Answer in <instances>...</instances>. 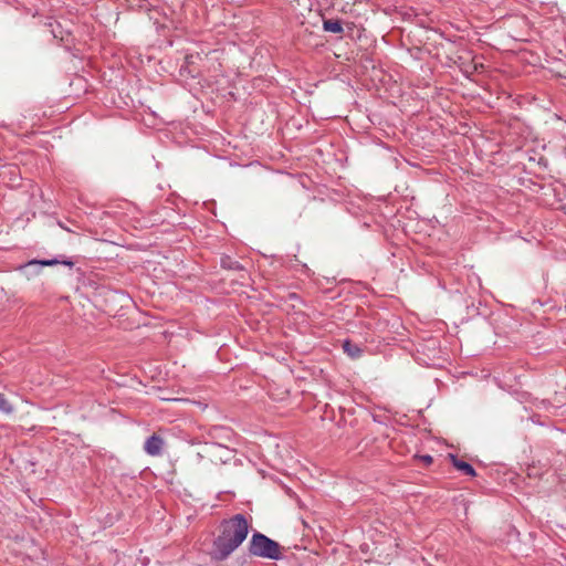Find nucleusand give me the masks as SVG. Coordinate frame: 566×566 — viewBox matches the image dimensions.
Instances as JSON below:
<instances>
[{
  "label": "nucleus",
  "mask_w": 566,
  "mask_h": 566,
  "mask_svg": "<svg viewBox=\"0 0 566 566\" xmlns=\"http://www.w3.org/2000/svg\"><path fill=\"white\" fill-rule=\"evenodd\" d=\"M250 525L242 514H235L220 525V534L214 538L211 557L216 560L228 558L247 538Z\"/></svg>",
  "instance_id": "1"
},
{
  "label": "nucleus",
  "mask_w": 566,
  "mask_h": 566,
  "mask_svg": "<svg viewBox=\"0 0 566 566\" xmlns=\"http://www.w3.org/2000/svg\"><path fill=\"white\" fill-rule=\"evenodd\" d=\"M249 552L253 556L279 559L281 558L280 545L264 534L254 533L250 539Z\"/></svg>",
  "instance_id": "2"
},
{
  "label": "nucleus",
  "mask_w": 566,
  "mask_h": 566,
  "mask_svg": "<svg viewBox=\"0 0 566 566\" xmlns=\"http://www.w3.org/2000/svg\"><path fill=\"white\" fill-rule=\"evenodd\" d=\"M164 446V441L159 436L153 434L149 437L144 446L145 451L149 455H159Z\"/></svg>",
  "instance_id": "3"
},
{
  "label": "nucleus",
  "mask_w": 566,
  "mask_h": 566,
  "mask_svg": "<svg viewBox=\"0 0 566 566\" xmlns=\"http://www.w3.org/2000/svg\"><path fill=\"white\" fill-rule=\"evenodd\" d=\"M59 263H61V262L57 259L41 260V261L32 260V261H29L23 266H21V270H27V269L32 268V266H52V265H55V264H59ZM62 263L67 265V266H72L73 265L72 261H63Z\"/></svg>",
  "instance_id": "4"
},
{
  "label": "nucleus",
  "mask_w": 566,
  "mask_h": 566,
  "mask_svg": "<svg viewBox=\"0 0 566 566\" xmlns=\"http://www.w3.org/2000/svg\"><path fill=\"white\" fill-rule=\"evenodd\" d=\"M451 461H452V464L460 471H462L464 474L467 475H470V476H474L475 475V470L473 469V467L471 464H469L468 462H464L462 460H459L457 459L454 455H451Z\"/></svg>",
  "instance_id": "5"
},
{
  "label": "nucleus",
  "mask_w": 566,
  "mask_h": 566,
  "mask_svg": "<svg viewBox=\"0 0 566 566\" xmlns=\"http://www.w3.org/2000/svg\"><path fill=\"white\" fill-rule=\"evenodd\" d=\"M323 28L325 31L332 32V33H342L343 32L342 23L338 20H333V19L325 20L323 23Z\"/></svg>",
  "instance_id": "6"
},
{
  "label": "nucleus",
  "mask_w": 566,
  "mask_h": 566,
  "mask_svg": "<svg viewBox=\"0 0 566 566\" xmlns=\"http://www.w3.org/2000/svg\"><path fill=\"white\" fill-rule=\"evenodd\" d=\"M343 348H344V352L352 358H357L360 356V353H361L360 348L357 345L352 344L349 340L344 342Z\"/></svg>",
  "instance_id": "7"
},
{
  "label": "nucleus",
  "mask_w": 566,
  "mask_h": 566,
  "mask_svg": "<svg viewBox=\"0 0 566 566\" xmlns=\"http://www.w3.org/2000/svg\"><path fill=\"white\" fill-rule=\"evenodd\" d=\"M13 411V408L11 403L7 400V398L0 394V412L3 413H11Z\"/></svg>",
  "instance_id": "8"
},
{
  "label": "nucleus",
  "mask_w": 566,
  "mask_h": 566,
  "mask_svg": "<svg viewBox=\"0 0 566 566\" xmlns=\"http://www.w3.org/2000/svg\"><path fill=\"white\" fill-rule=\"evenodd\" d=\"M420 459L426 463V464H430L432 462V457L429 455V454H426V455H421Z\"/></svg>",
  "instance_id": "9"
}]
</instances>
